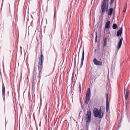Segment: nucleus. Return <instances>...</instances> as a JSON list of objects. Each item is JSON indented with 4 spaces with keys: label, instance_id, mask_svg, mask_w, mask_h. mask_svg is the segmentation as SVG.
Returning a JSON list of instances; mask_svg holds the SVG:
<instances>
[{
    "label": "nucleus",
    "instance_id": "f3484780",
    "mask_svg": "<svg viewBox=\"0 0 130 130\" xmlns=\"http://www.w3.org/2000/svg\"><path fill=\"white\" fill-rule=\"evenodd\" d=\"M42 65H39L38 66V69L39 71L42 72Z\"/></svg>",
    "mask_w": 130,
    "mask_h": 130
},
{
    "label": "nucleus",
    "instance_id": "4c0bfd02",
    "mask_svg": "<svg viewBox=\"0 0 130 130\" xmlns=\"http://www.w3.org/2000/svg\"><path fill=\"white\" fill-rule=\"evenodd\" d=\"M6 126V122H5V126Z\"/></svg>",
    "mask_w": 130,
    "mask_h": 130
},
{
    "label": "nucleus",
    "instance_id": "7ed1b4c3",
    "mask_svg": "<svg viewBox=\"0 0 130 130\" xmlns=\"http://www.w3.org/2000/svg\"><path fill=\"white\" fill-rule=\"evenodd\" d=\"M2 95L3 100L4 102L5 100V88L3 83H2Z\"/></svg>",
    "mask_w": 130,
    "mask_h": 130
},
{
    "label": "nucleus",
    "instance_id": "c9c22d12",
    "mask_svg": "<svg viewBox=\"0 0 130 130\" xmlns=\"http://www.w3.org/2000/svg\"><path fill=\"white\" fill-rule=\"evenodd\" d=\"M119 124H121V122H120Z\"/></svg>",
    "mask_w": 130,
    "mask_h": 130
},
{
    "label": "nucleus",
    "instance_id": "1a4fd4ad",
    "mask_svg": "<svg viewBox=\"0 0 130 130\" xmlns=\"http://www.w3.org/2000/svg\"><path fill=\"white\" fill-rule=\"evenodd\" d=\"M122 40L123 38L122 37H121L120 38V40L118 43V47L117 48L118 49H119L120 48L122 45Z\"/></svg>",
    "mask_w": 130,
    "mask_h": 130
},
{
    "label": "nucleus",
    "instance_id": "412c9836",
    "mask_svg": "<svg viewBox=\"0 0 130 130\" xmlns=\"http://www.w3.org/2000/svg\"><path fill=\"white\" fill-rule=\"evenodd\" d=\"M90 99H86L85 103L86 104H87L88 103Z\"/></svg>",
    "mask_w": 130,
    "mask_h": 130
},
{
    "label": "nucleus",
    "instance_id": "9b49d317",
    "mask_svg": "<svg viewBox=\"0 0 130 130\" xmlns=\"http://www.w3.org/2000/svg\"><path fill=\"white\" fill-rule=\"evenodd\" d=\"M124 95L126 100H127L129 95V93L126 90H125L124 88Z\"/></svg>",
    "mask_w": 130,
    "mask_h": 130
},
{
    "label": "nucleus",
    "instance_id": "9d476101",
    "mask_svg": "<svg viewBox=\"0 0 130 130\" xmlns=\"http://www.w3.org/2000/svg\"><path fill=\"white\" fill-rule=\"evenodd\" d=\"M114 9L113 8H110L109 9L108 11V15L111 16L113 12Z\"/></svg>",
    "mask_w": 130,
    "mask_h": 130
},
{
    "label": "nucleus",
    "instance_id": "423d86ee",
    "mask_svg": "<svg viewBox=\"0 0 130 130\" xmlns=\"http://www.w3.org/2000/svg\"><path fill=\"white\" fill-rule=\"evenodd\" d=\"M84 48H83L82 50V56L81 57V64L80 66V68H81L83 65V61L84 58Z\"/></svg>",
    "mask_w": 130,
    "mask_h": 130
},
{
    "label": "nucleus",
    "instance_id": "39448f33",
    "mask_svg": "<svg viewBox=\"0 0 130 130\" xmlns=\"http://www.w3.org/2000/svg\"><path fill=\"white\" fill-rule=\"evenodd\" d=\"M99 111L97 108H95L93 110V113L94 116L97 117L98 116Z\"/></svg>",
    "mask_w": 130,
    "mask_h": 130
},
{
    "label": "nucleus",
    "instance_id": "cd10ccee",
    "mask_svg": "<svg viewBox=\"0 0 130 130\" xmlns=\"http://www.w3.org/2000/svg\"><path fill=\"white\" fill-rule=\"evenodd\" d=\"M121 126V124H119V125L118 126L117 128V129H118L119 128V127Z\"/></svg>",
    "mask_w": 130,
    "mask_h": 130
},
{
    "label": "nucleus",
    "instance_id": "6e6552de",
    "mask_svg": "<svg viewBox=\"0 0 130 130\" xmlns=\"http://www.w3.org/2000/svg\"><path fill=\"white\" fill-rule=\"evenodd\" d=\"M44 57L43 55L41 54V55L40 56V57L39 58V65H42V64L43 61V58Z\"/></svg>",
    "mask_w": 130,
    "mask_h": 130
},
{
    "label": "nucleus",
    "instance_id": "f704fd0d",
    "mask_svg": "<svg viewBox=\"0 0 130 130\" xmlns=\"http://www.w3.org/2000/svg\"><path fill=\"white\" fill-rule=\"evenodd\" d=\"M35 67V65H34V70Z\"/></svg>",
    "mask_w": 130,
    "mask_h": 130
},
{
    "label": "nucleus",
    "instance_id": "ddd939ff",
    "mask_svg": "<svg viewBox=\"0 0 130 130\" xmlns=\"http://www.w3.org/2000/svg\"><path fill=\"white\" fill-rule=\"evenodd\" d=\"M110 21H108L106 22L105 26V28L106 29L109 28L110 26Z\"/></svg>",
    "mask_w": 130,
    "mask_h": 130
},
{
    "label": "nucleus",
    "instance_id": "c85d7f7f",
    "mask_svg": "<svg viewBox=\"0 0 130 130\" xmlns=\"http://www.w3.org/2000/svg\"><path fill=\"white\" fill-rule=\"evenodd\" d=\"M109 0H106V4H108Z\"/></svg>",
    "mask_w": 130,
    "mask_h": 130
},
{
    "label": "nucleus",
    "instance_id": "c756f323",
    "mask_svg": "<svg viewBox=\"0 0 130 130\" xmlns=\"http://www.w3.org/2000/svg\"><path fill=\"white\" fill-rule=\"evenodd\" d=\"M88 91H89L91 93V92L90 91V89L89 88L88 89V90L87 91V92H88Z\"/></svg>",
    "mask_w": 130,
    "mask_h": 130
},
{
    "label": "nucleus",
    "instance_id": "ea45409f",
    "mask_svg": "<svg viewBox=\"0 0 130 130\" xmlns=\"http://www.w3.org/2000/svg\"><path fill=\"white\" fill-rule=\"evenodd\" d=\"M47 8H46L47 9Z\"/></svg>",
    "mask_w": 130,
    "mask_h": 130
},
{
    "label": "nucleus",
    "instance_id": "a19ab883",
    "mask_svg": "<svg viewBox=\"0 0 130 130\" xmlns=\"http://www.w3.org/2000/svg\"><path fill=\"white\" fill-rule=\"evenodd\" d=\"M79 53H78V54H79ZM78 55L79 56V55Z\"/></svg>",
    "mask_w": 130,
    "mask_h": 130
},
{
    "label": "nucleus",
    "instance_id": "37998d69",
    "mask_svg": "<svg viewBox=\"0 0 130 130\" xmlns=\"http://www.w3.org/2000/svg\"><path fill=\"white\" fill-rule=\"evenodd\" d=\"M80 130H82V129H81Z\"/></svg>",
    "mask_w": 130,
    "mask_h": 130
},
{
    "label": "nucleus",
    "instance_id": "7c9ffc66",
    "mask_svg": "<svg viewBox=\"0 0 130 130\" xmlns=\"http://www.w3.org/2000/svg\"><path fill=\"white\" fill-rule=\"evenodd\" d=\"M100 127H98V129L97 128L96 130H100Z\"/></svg>",
    "mask_w": 130,
    "mask_h": 130
},
{
    "label": "nucleus",
    "instance_id": "f8f14e48",
    "mask_svg": "<svg viewBox=\"0 0 130 130\" xmlns=\"http://www.w3.org/2000/svg\"><path fill=\"white\" fill-rule=\"evenodd\" d=\"M122 29L121 27L120 29L117 32V36H120L122 33Z\"/></svg>",
    "mask_w": 130,
    "mask_h": 130
},
{
    "label": "nucleus",
    "instance_id": "b1692460",
    "mask_svg": "<svg viewBox=\"0 0 130 130\" xmlns=\"http://www.w3.org/2000/svg\"><path fill=\"white\" fill-rule=\"evenodd\" d=\"M95 42H97V32H96V36L95 38Z\"/></svg>",
    "mask_w": 130,
    "mask_h": 130
},
{
    "label": "nucleus",
    "instance_id": "2f4dec72",
    "mask_svg": "<svg viewBox=\"0 0 130 130\" xmlns=\"http://www.w3.org/2000/svg\"><path fill=\"white\" fill-rule=\"evenodd\" d=\"M86 126H87V128H88V125H87V123H86Z\"/></svg>",
    "mask_w": 130,
    "mask_h": 130
},
{
    "label": "nucleus",
    "instance_id": "f257e3e1",
    "mask_svg": "<svg viewBox=\"0 0 130 130\" xmlns=\"http://www.w3.org/2000/svg\"><path fill=\"white\" fill-rule=\"evenodd\" d=\"M106 0H103V2L101 5V15L103 14L104 12H105L106 10V12L107 13L108 10V4H106Z\"/></svg>",
    "mask_w": 130,
    "mask_h": 130
},
{
    "label": "nucleus",
    "instance_id": "4be33fe9",
    "mask_svg": "<svg viewBox=\"0 0 130 130\" xmlns=\"http://www.w3.org/2000/svg\"><path fill=\"white\" fill-rule=\"evenodd\" d=\"M79 92L80 93L81 91V84L80 82L79 83Z\"/></svg>",
    "mask_w": 130,
    "mask_h": 130
},
{
    "label": "nucleus",
    "instance_id": "f03ea898",
    "mask_svg": "<svg viewBox=\"0 0 130 130\" xmlns=\"http://www.w3.org/2000/svg\"><path fill=\"white\" fill-rule=\"evenodd\" d=\"M105 110V108L103 106H101L99 110V113L98 115L99 118H101L103 117L104 112Z\"/></svg>",
    "mask_w": 130,
    "mask_h": 130
},
{
    "label": "nucleus",
    "instance_id": "2eb2a0df",
    "mask_svg": "<svg viewBox=\"0 0 130 130\" xmlns=\"http://www.w3.org/2000/svg\"><path fill=\"white\" fill-rule=\"evenodd\" d=\"M85 117H91V112L90 110L87 111Z\"/></svg>",
    "mask_w": 130,
    "mask_h": 130
},
{
    "label": "nucleus",
    "instance_id": "72a5a7b5",
    "mask_svg": "<svg viewBox=\"0 0 130 130\" xmlns=\"http://www.w3.org/2000/svg\"><path fill=\"white\" fill-rule=\"evenodd\" d=\"M96 49H95V52H96Z\"/></svg>",
    "mask_w": 130,
    "mask_h": 130
},
{
    "label": "nucleus",
    "instance_id": "aec40b11",
    "mask_svg": "<svg viewBox=\"0 0 130 130\" xmlns=\"http://www.w3.org/2000/svg\"><path fill=\"white\" fill-rule=\"evenodd\" d=\"M41 73L42 72L39 71L38 77L39 78H40L41 77Z\"/></svg>",
    "mask_w": 130,
    "mask_h": 130
},
{
    "label": "nucleus",
    "instance_id": "bb28decb",
    "mask_svg": "<svg viewBox=\"0 0 130 130\" xmlns=\"http://www.w3.org/2000/svg\"><path fill=\"white\" fill-rule=\"evenodd\" d=\"M81 112L80 111V112L79 113V117H78L79 119H80L81 117V116L80 115Z\"/></svg>",
    "mask_w": 130,
    "mask_h": 130
},
{
    "label": "nucleus",
    "instance_id": "dca6fc26",
    "mask_svg": "<svg viewBox=\"0 0 130 130\" xmlns=\"http://www.w3.org/2000/svg\"><path fill=\"white\" fill-rule=\"evenodd\" d=\"M91 117H85L86 122V123H89L90 121Z\"/></svg>",
    "mask_w": 130,
    "mask_h": 130
},
{
    "label": "nucleus",
    "instance_id": "a211bd4d",
    "mask_svg": "<svg viewBox=\"0 0 130 130\" xmlns=\"http://www.w3.org/2000/svg\"><path fill=\"white\" fill-rule=\"evenodd\" d=\"M9 97V91H8L6 92V99H8Z\"/></svg>",
    "mask_w": 130,
    "mask_h": 130
},
{
    "label": "nucleus",
    "instance_id": "e433bc0d",
    "mask_svg": "<svg viewBox=\"0 0 130 130\" xmlns=\"http://www.w3.org/2000/svg\"><path fill=\"white\" fill-rule=\"evenodd\" d=\"M80 99V100L81 101V100L82 99V98H81Z\"/></svg>",
    "mask_w": 130,
    "mask_h": 130
},
{
    "label": "nucleus",
    "instance_id": "5701e85b",
    "mask_svg": "<svg viewBox=\"0 0 130 130\" xmlns=\"http://www.w3.org/2000/svg\"><path fill=\"white\" fill-rule=\"evenodd\" d=\"M127 4H126V6L124 7V10H123V12H125L126 11V8H127Z\"/></svg>",
    "mask_w": 130,
    "mask_h": 130
},
{
    "label": "nucleus",
    "instance_id": "a878e982",
    "mask_svg": "<svg viewBox=\"0 0 130 130\" xmlns=\"http://www.w3.org/2000/svg\"><path fill=\"white\" fill-rule=\"evenodd\" d=\"M114 0H110V5H111L113 2Z\"/></svg>",
    "mask_w": 130,
    "mask_h": 130
},
{
    "label": "nucleus",
    "instance_id": "20e7f679",
    "mask_svg": "<svg viewBox=\"0 0 130 130\" xmlns=\"http://www.w3.org/2000/svg\"><path fill=\"white\" fill-rule=\"evenodd\" d=\"M108 94L107 93L106 94V112H107L109 114L110 113V112L109 111V103L108 102Z\"/></svg>",
    "mask_w": 130,
    "mask_h": 130
},
{
    "label": "nucleus",
    "instance_id": "6ab92c4d",
    "mask_svg": "<svg viewBox=\"0 0 130 130\" xmlns=\"http://www.w3.org/2000/svg\"><path fill=\"white\" fill-rule=\"evenodd\" d=\"M117 27V25L115 24H113L112 25V28L114 29H115Z\"/></svg>",
    "mask_w": 130,
    "mask_h": 130
},
{
    "label": "nucleus",
    "instance_id": "0eeeda50",
    "mask_svg": "<svg viewBox=\"0 0 130 130\" xmlns=\"http://www.w3.org/2000/svg\"><path fill=\"white\" fill-rule=\"evenodd\" d=\"M93 61L94 64L96 65H102V62L98 61L96 58L94 59Z\"/></svg>",
    "mask_w": 130,
    "mask_h": 130
},
{
    "label": "nucleus",
    "instance_id": "473e14b6",
    "mask_svg": "<svg viewBox=\"0 0 130 130\" xmlns=\"http://www.w3.org/2000/svg\"><path fill=\"white\" fill-rule=\"evenodd\" d=\"M55 31V29H54V32H53V34L54 33V32Z\"/></svg>",
    "mask_w": 130,
    "mask_h": 130
},
{
    "label": "nucleus",
    "instance_id": "79ce46f5",
    "mask_svg": "<svg viewBox=\"0 0 130 130\" xmlns=\"http://www.w3.org/2000/svg\"><path fill=\"white\" fill-rule=\"evenodd\" d=\"M103 50H104V49L103 48Z\"/></svg>",
    "mask_w": 130,
    "mask_h": 130
},
{
    "label": "nucleus",
    "instance_id": "393cba45",
    "mask_svg": "<svg viewBox=\"0 0 130 130\" xmlns=\"http://www.w3.org/2000/svg\"><path fill=\"white\" fill-rule=\"evenodd\" d=\"M106 39H104V46H106Z\"/></svg>",
    "mask_w": 130,
    "mask_h": 130
},
{
    "label": "nucleus",
    "instance_id": "4468645a",
    "mask_svg": "<svg viewBox=\"0 0 130 130\" xmlns=\"http://www.w3.org/2000/svg\"><path fill=\"white\" fill-rule=\"evenodd\" d=\"M90 94L91 93L89 91L87 92L86 94V99H90Z\"/></svg>",
    "mask_w": 130,
    "mask_h": 130
},
{
    "label": "nucleus",
    "instance_id": "58836bf2",
    "mask_svg": "<svg viewBox=\"0 0 130 130\" xmlns=\"http://www.w3.org/2000/svg\"><path fill=\"white\" fill-rule=\"evenodd\" d=\"M5 121H6V118H5Z\"/></svg>",
    "mask_w": 130,
    "mask_h": 130
}]
</instances>
